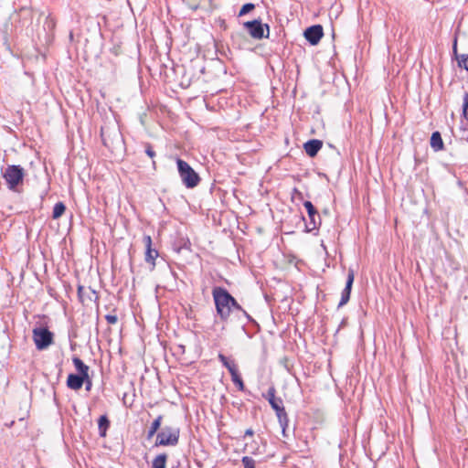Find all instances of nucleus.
I'll use <instances>...</instances> for the list:
<instances>
[{
	"mask_svg": "<svg viewBox=\"0 0 468 468\" xmlns=\"http://www.w3.org/2000/svg\"><path fill=\"white\" fill-rule=\"evenodd\" d=\"M217 314L220 320L227 322L231 314H242L249 321L250 314L240 306L237 300L228 292L227 289L216 286L212 290Z\"/></svg>",
	"mask_w": 468,
	"mask_h": 468,
	"instance_id": "nucleus-1",
	"label": "nucleus"
},
{
	"mask_svg": "<svg viewBox=\"0 0 468 468\" xmlns=\"http://www.w3.org/2000/svg\"><path fill=\"white\" fill-rule=\"evenodd\" d=\"M275 393L276 389L271 386L263 397L269 401L271 407L275 411L279 423L282 429V434L285 435V430L289 424V418L283 406L282 399L281 398H277Z\"/></svg>",
	"mask_w": 468,
	"mask_h": 468,
	"instance_id": "nucleus-2",
	"label": "nucleus"
},
{
	"mask_svg": "<svg viewBox=\"0 0 468 468\" xmlns=\"http://www.w3.org/2000/svg\"><path fill=\"white\" fill-rule=\"evenodd\" d=\"M2 175L6 182L8 189L12 191H17L18 186L23 184L25 170L20 165H8L2 172Z\"/></svg>",
	"mask_w": 468,
	"mask_h": 468,
	"instance_id": "nucleus-3",
	"label": "nucleus"
},
{
	"mask_svg": "<svg viewBox=\"0 0 468 468\" xmlns=\"http://www.w3.org/2000/svg\"><path fill=\"white\" fill-rule=\"evenodd\" d=\"M176 165L183 184L187 188L197 186L200 181L198 174L186 161L177 158Z\"/></svg>",
	"mask_w": 468,
	"mask_h": 468,
	"instance_id": "nucleus-4",
	"label": "nucleus"
},
{
	"mask_svg": "<svg viewBox=\"0 0 468 468\" xmlns=\"http://www.w3.org/2000/svg\"><path fill=\"white\" fill-rule=\"evenodd\" d=\"M179 428L165 426L157 433L154 446H176L179 441Z\"/></svg>",
	"mask_w": 468,
	"mask_h": 468,
	"instance_id": "nucleus-5",
	"label": "nucleus"
},
{
	"mask_svg": "<svg viewBox=\"0 0 468 468\" xmlns=\"http://www.w3.org/2000/svg\"><path fill=\"white\" fill-rule=\"evenodd\" d=\"M243 27L248 30L252 38L261 39L269 37L270 27L268 24H263L261 19L245 22Z\"/></svg>",
	"mask_w": 468,
	"mask_h": 468,
	"instance_id": "nucleus-6",
	"label": "nucleus"
},
{
	"mask_svg": "<svg viewBox=\"0 0 468 468\" xmlns=\"http://www.w3.org/2000/svg\"><path fill=\"white\" fill-rule=\"evenodd\" d=\"M54 335L47 327L33 329V339L37 349L44 350L53 343Z\"/></svg>",
	"mask_w": 468,
	"mask_h": 468,
	"instance_id": "nucleus-7",
	"label": "nucleus"
},
{
	"mask_svg": "<svg viewBox=\"0 0 468 468\" xmlns=\"http://www.w3.org/2000/svg\"><path fill=\"white\" fill-rule=\"evenodd\" d=\"M303 206L307 210L309 222L305 225L306 231L311 232L317 229L321 225V218L311 201H304Z\"/></svg>",
	"mask_w": 468,
	"mask_h": 468,
	"instance_id": "nucleus-8",
	"label": "nucleus"
},
{
	"mask_svg": "<svg viewBox=\"0 0 468 468\" xmlns=\"http://www.w3.org/2000/svg\"><path fill=\"white\" fill-rule=\"evenodd\" d=\"M143 242L145 246L144 261L151 264L150 270L153 271L155 267V260L159 256V252L152 247V238L150 235H144Z\"/></svg>",
	"mask_w": 468,
	"mask_h": 468,
	"instance_id": "nucleus-9",
	"label": "nucleus"
},
{
	"mask_svg": "<svg viewBox=\"0 0 468 468\" xmlns=\"http://www.w3.org/2000/svg\"><path fill=\"white\" fill-rule=\"evenodd\" d=\"M303 36L311 45H317L324 36L323 27L321 25L311 26L305 29Z\"/></svg>",
	"mask_w": 468,
	"mask_h": 468,
	"instance_id": "nucleus-10",
	"label": "nucleus"
},
{
	"mask_svg": "<svg viewBox=\"0 0 468 468\" xmlns=\"http://www.w3.org/2000/svg\"><path fill=\"white\" fill-rule=\"evenodd\" d=\"M354 279H355L354 271L352 269H349L348 273H347L346 286L341 292V299L338 303V307H342L348 303V301L350 299V294H351Z\"/></svg>",
	"mask_w": 468,
	"mask_h": 468,
	"instance_id": "nucleus-11",
	"label": "nucleus"
},
{
	"mask_svg": "<svg viewBox=\"0 0 468 468\" xmlns=\"http://www.w3.org/2000/svg\"><path fill=\"white\" fill-rule=\"evenodd\" d=\"M78 296L83 304L89 302L96 301L98 299V295L95 290L91 289L90 287L86 289L82 285L78 286Z\"/></svg>",
	"mask_w": 468,
	"mask_h": 468,
	"instance_id": "nucleus-12",
	"label": "nucleus"
},
{
	"mask_svg": "<svg viewBox=\"0 0 468 468\" xmlns=\"http://www.w3.org/2000/svg\"><path fill=\"white\" fill-rule=\"evenodd\" d=\"M88 377H83L80 374H69L67 379V386L73 390H79L83 386Z\"/></svg>",
	"mask_w": 468,
	"mask_h": 468,
	"instance_id": "nucleus-13",
	"label": "nucleus"
},
{
	"mask_svg": "<svg viewBox=\"0 0 468 468\" xmlns=\"http://www.w3.org/2000/svg\"><path fill=\"white\" fill-rule=\"evenodd\" d=\"M322 146H323L322 141L317 140V139H313V140L307 141L304 144L303 148L305 150V153L310 157H314L317 154V153L322 148Z\"/></svg>",
	"mask_w": 468,
	"mask_h": 468,
	"instance_id": "nucleus-14",
	"label": "nucleus"
},
{
	"mask_svg": "<svg viewBox=\"0 0 468 468\" xmlns=\"http://www.w3.org/2000/svg\"><path fill=\"white\" fill-rule=\"evenodd\" d=\"M72 362L80 375H82L83 377H88L90 368L86 364H84V362L80 358L74 356L72 358Z\"/></svg>",
	"mask_w": 468,
	"mask_h": 468,
	"instance_id": "nucleus-15",
	"label": "nucleus"
},
{
	"mask_svg": "<svg viewBox=\"0 0 468 468\" xmlns=\"http://www.w3.org/2000/svg\"><path fill=\"white\" fill-rule=\"evenodd\" d=\"M431 146L436 152L443 149V141L439 132L432 133L431 137Z\"/></svg>",
	"mask_w": 468,
	"mask_h": 468,
	"instance_id": "nucleus-16",
	"label": "nucleus"
},
{
	"mask_svg": "<svg viewBox=\"0 0 468 468\" xmlns=\"http://www.w3.org/2000/svg\"><path fill=\"white\" fill-rule=\"evenodd\" d=\"M218 358L222 363V365L229 370L230 375L232 374V372L238 371V367L233 360H229L226 356H224L221 353L218 354Z\"/></svg>",
	"mask_w": 468,
	"mask_h": 468,
	"instance_id": "nucleus-17",
	"label": "nucleus"
},
{
	"mask_svg": "<svg viewBox=\"0 0 468 468\" xmlns=\"http://www.w3.org/2000/svg\"><path fill=\"white\" fill-rule=\"evenodd\" d=\"M110 427V420L106 415H101L98 420L99 432L101 437L106 436V431Z\"/></svg>",
	"mask_w": 468,
	"mask_h": 468,
	"instance_id": "nucleus-18",
	"label": "nucleus"
},
{
	"mask_svg": "<svg viewBox=\"0 0 468 468\" xmlns=\"http://www.w3.org/2000/svg\"><path fill=\"white\" fill-rule=\"evenodd\" d=\"M163 416L159 415L151 424L148 432H147V439H151L160 429V426L162 424Z\"/></svg>",
	"mask_w": 468,
	"mask_h": 468,
	"instance_id": "nucleus-19",
	"label": "nucleus"
},
{
	"mask_svg": "<svg viewBox=\"0 0 468 468\" xmlns=\"http://www.w3.org/2000/svg\"><path fill=\"white\" fill-rule=\"evenodd\" d=\"M167 455L161 453L157 455L152 463V468H166Z\"/></svg>",
	"mask_w": 468,
	"mask_h": 468,
	"instance_id": "nucleus-20",
	"label": "nucleus"
},
{
	"mask_svg": "<svg viewBox=\"0 0 468 468\" xmlns=\"http://www.w3.org/2000/svg\"><path fill=\"white\" fill-rule=\"evenodd\" d=\"M65 210H66V206L64 205L63 202L56 203L53 207L52 218L54 219H58L65 213Z\"/></svg>",
	"mask_w": 468,
	"mask_h": 468,
	"instance_id": "nucleus-21",
	"label": "nucleus"
},
{
	"mask_svg": "<svg viewBox=\"0 0 468 468\" xmlns=\"http://www.w3.org/2000/svg\"><path fill=\"white\" fill-rule=\"evenodd\" d=\"M231 380L237 386L239 390L243 391L245 389L243 380H242L240 375L239 374V371L232 372Z\"/></svg>",
	"mask_w": 468,
	"mask_h": 468,
	"instance_id": "nucleus-22",
	"label": "nucleus"
},
{
	"mask_svg": "<svg viewBox=\"0 0 468 468\" xmlns=\"http://www.w3.org/2000/svg\"><path fill=\"white\" fill-rule=\"evenodd\" d=\"M254 8H255V5L252 3H247V4L243 5L239 12V16H242L250 13Z\"/></svg>",
	"mask_w": 468,
	"mask_h": 468,
	"instance_id": "nucleus-23",
	"label": "nucleus"
},
{
	"mask_svg": "<svg viewBox=\"0 0 468 468\" xmlns=\"http://www.w3.org/2000/svg\"><path fill=\"white\" fill-rule=\"evenodd\" d=\"M244 468H255V461L249 456H244L241 460Z\"/></svg>",
	"mask_w": 468,
	"mask_h": 468,
	"instance_id": "nucleus-24",
	"label": "nucleus"
},
{
	"mask_svg": "<svg viewBox=\"0 0 468 468\" xmlns=\"http://www.w3.org/2000/svg\"><path fill=\"white\" fill-rule=\"evenodd\" d=\"M458 65L460 68H463L468 71V55H461L460 58H458Z\"/></svg>",
	"mask_w": 468,
	"mask_h": 468,
	"instance_id": "nucleus-25",
	"label": "nucleus"
},
{
	"mask_svg": "<svg viewBox=\"0 0 468 468\" xmlns=\"http://www.w3.org/2000/svg\"><path fill=\"white\" fill-rule=\"evenodd\" d=\"M463 116L468 120V92L465 93L463 105Z\"/></svg>",
	"mask_w": 468,
	"mask_h": 468,
	"instance_id": "nucleus-26",
	"label": "nucleus"
},
{
	"mask_svg": "<svg viewBox=\"0 0 468 468\" xmlns=\"http://www.w3.org/2000/svg\"><path fill=\"white\" fill-rule=\"evenodd\" d=\"M105 319L110 324H115L118 322V317L116 314H109L105 315Z\"/></svg>",
	"mask_w": 468,
	"mask_h": 468,
	"instance_id": "nucleus-27",
	"label": "nucleus"
},
{
	"mask_svg": "<svg viewBox=\"0 0 468 468\" xmlns=\"http://www.w3.org/2000/svg\"><path fill=\"white\" fill-rule=\"evenodd\" d=\"M145 154L150 157L154 158L155 156V152L153 150V147L150 144H145Z\"/></svg>",
	"mask_w": 468,
	"mask_h": 468,
	"instance_id": "nucleus-28",
	"label": "nucleus"
},
{
	"mask_svg": "<svg viewBox=\"0 0 468 468\" xmlns=\"http://www.w3.org/2000/svg\"><path fill=\"white\" fill-rule=\"evenodd\" d=\"M84 384L86 385V387H85L86 390L90 391L91 389L92 382H91V379L90 378L89 375H88V379H86Z\"/></svg>",
	"mask_w": 468,
	"mask_h": 468,
	"instance_id": "nucleus-29",
	"label": "nucleus"
},
{
	"mask_svg": "<svg viewBox=\"0 0 468 468\" xmlns=\"http://www.w3.org/2000/svg\"><path fill=\"white\" fill-rule=\"evenodd\" d=\"M251 435H253V431L251 429H248L245 431V436H251Z\"/></svg>",
	"mask_w": 468,
	"mask_h": 468,
	"instance_id": "nucleus-30",
	"label": "nucleus"
},
{
	"mask_svg": "<svg viewBox=\"0 0 468 468\" xmlns=\"http://www.w3.org/2000/svg\"><path fill=\"white\" fill-rule=\"evenodd\" d=\"M456 50H457V42L455 40L454 44H453V52L456 53Z\"/></svg>",
	"mask_w": 468,
	"mask_h": 468,
	"instance_id": "nucleus-31",
	"label": "nucleus"
},
{
	"mask_svg": "<svg viewBox=\"0 0 468 468\" xmlns=\"http://www.w3.org/2000/svg\"><path fill=\"white\" fill-rule=\"evenodd\" d=\"M461 138H462V139H467V140H468V137H465V136H464V134H463V135H462V137H461Z\"/></svg>",
	"mask_w": 468,
	"mask_h": 468,
	"instance_id": "nucleus-32",
	"label": "nucleus"
},
{
	"mask_svg": "<svg viewBox=\"0 0 468 468\" xmlns=\"http://www.w3.org/2000/svg\"><path fill=\"white\" fill-rule=\"evenodd\" d=\"M463 133H468V132L466 130H463Z\"/></svg>",
	"mask_w": 468,
	"mask_h": 468,
	"instance_id": "nucleus-33",
	"label": "nucleus"
}]
</instances>
